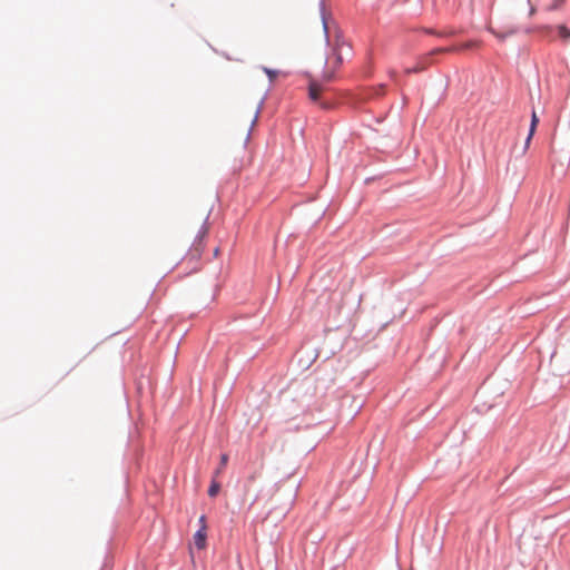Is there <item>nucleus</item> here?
<instances>
[{
    "label": "nucleus",
    "instance_id": "nucleus-1",
    "mask_svg": "<svg viewBox=\"0 0 570 570\" xmlns=\"http://www.w3.org/2000/svg\"><path fill=\"white\" fill-rule=\"evenodd\" d=\"M432 57L431 51L422 57L419 58L416 65L413 68L405 69V73H414V72H421L428 68L429 65L432 63Z\"/></svg>",
    "mask_w": 570,
    "mask_h": 570
},
{
    "label": "nucleus",
    "instance_id": "nucleus-2",
    "mask_svg": "<svg viewBox=\"0 0 570 570\" xmlns=\"http://www.w3.org/2000/svg\"><path fill=\"white\" fill-rule=\"evenodd\" d=\"M322 86L316 81H311L308 87V96L313 101H316L322 92Z\"/></svg>",
    "mask_w": 570,
    "mask_h": 570
},
{
    "label": "nucleus",
    "instance_id": "nucleus-16",
    "mask_svg": "<svg viewBox=\"0 0 570 570\" xmlns=\"http://www.w3.org/2000/svg\"><path fill=\"white\" fill-rule=\"evenodd\" d=\"M332 76H333V73H332V72H331V73H326V75H325V79H326V81H330V80L332 79Z\"/></svg>",
    "mask_w": 570,
    "mask_h": 570
},
{
    "label": "nucleus",
    "instance_id": "nucleus-11",
    "mask_svg": "<svg viewBox=\"0 0 570 570\" xmlns=\"http://www.w3.org/2000/svg\"><path fill=\"white\" fill-rule=\"evenodd\" d=\"M558 32H559V36L564 38V39H569L570 38V30L568 28H566L564 26H559L558 27Z\"/></svg>",
    "mask_w": 570,
    "mask_h": 570
},
{
    "label": "nucleus",
    "instance_id": "nucleus-15",
    "mask_svg": "<svg viewBox=\"0 0 570 570\" xmlns=\"http://www.w3.org/2000/svg\"><path fill=\"white\" fill-rule=\"evenodd\" d=\"M389 73H390L391 78H393V79L396 78V71L395 70H390Z\"/></svg>",
    "mask_w": 570,
    "mask_h": 570
},
{
    "label": "nucleus",
    "instance_id": "nucleus-14",
    "mask_svg": "<svg viewBox=\"0 0 570 570\" xmlns=\"http://www.w3.org/2000/svg\"><path fill=\"white\" fill-rule=\"evenodd\" d=\"M322 22H323L324 31L327 35L328 33V22H327V19H326V16H325V12L323 9H322Z\"/></svg>",
    "mask_w": 570,
    "mask_h": 570
},
{
    "label": "nucleus",
    "instance_id": "nucleus-10",
    "mask_svg": "<svg viewBox=\"0 0 570 570\" xmlns=\"http://www.w3.org/2000/svg\"><path fill=\"white\" fill-rule=\"evenodd\" d=\"M227 462H228V455L227 454H223L220 456V464L217 468V470L215 471V474H214L215 476H218L222 473V471L226 466Z\"/></svg>",
    "mask_w": 570,
    "mask_h": 570
},
{
    "label": "nucleus",
    "instance_id": "nucleus-13",
    "mask_svg": "<svg viewBox=\"0 0 570 570\" xmlns=\"http://www.w3.org/2000/svg\"><path fill=\"white\" fill-rule=\"evenodd\" d=\"M263 70L267 73V76L269 78V82H273L274 79L277 76V71L276 70H272V69H267V68H264Z\"/></svg>",
    "mask_w": 570,
    "mask_h": 570
},
{
    "label": "nucleus",
    "instance_id": "nucleus-5",
    "mask_svg": "<svg viewBox=\"0 0 570 570\" xmlns=\"http://www.w3.org/2000/svg\"><path fill=\"white\" fill-rule=\"evenodd\" d=\"M538 122H539V118H538L535 111H533L532 116H531V125H530L529 135H528L527 140H525V147L529 146V144H530L531 139H532V136L534 135V131H535Z\"/></svg>",
    "mask_w": 570,
    "mask_h": 570
},
{
    "label": "nucleus",
    "instance_id": "nucleus-18",
    "mask_svg": "<svg viewBox=\"0 0 570 570\" xmlns=\"http://www.w3.org/2000/svg\"><path fill=\"white\" fill-rule=\"evenodd\" d=\"M257 120V115L254 117V119H252V126L254 125V122Z\"/></svg>",
    "mask_w": 570,
    "mask_h": 570
},
{
    "label": "nucleus",
    "instance_id": "nucleus-9",
    "mask_svg": "<svg viewBox=\"0 0 570 570\" xmlns=\"http://www.w3.org/2000/svg\"><path fill=\"white\" fill-rule=\"evenodd\" d=\"M481 46V42L478 40H470L462 45H460V50H468L473 48H479Z\"/></svg>",
    "mask_w": 570,
    "mask_h": 570
},
{
    "label": "nucleus",
    "instance_id": "nucleus-6",
    "mask_svg": "<svg viewBox=\"0 0 570 570\" xmlns=\"http://www.w3.org/2000/svg\"><path fill=\"white\" fill-rule=\"evenodd\" d=\"M337 48H338V43H336L334 55L332 57L327 58V63L333 66V68L338 67L343 61L341 55L338 52H336Z\"/></svg>",
    "mask_w": 570,
    "mask_h": 570
},
{
    "label": "nucleus",
    "instance_id": "nucleus-12",
    "mask_svg": "<svg viewBox=\"0 0 570 570\" xmlns=\"http://www.w3.org/2000/svg\"><path fill=\"white\" fill-rule=\"evenodd\" d=\"M489 30H490V31H491V32H492L497 38H499L500 40H503L507 36L512 35V33H514V32H515V30H511V31H510V32H508V33H501V32H497V31H494L492 28H489Z\"/></svg>",
    "mask_w": 570,
    "mask_h": 570
},
{
    "label": "nucleus",
    "instance_id": "nucleus-7",
    "mask_svg": "<svg viewBox=\"0 0 570 570\" xmlns=\"http://www.w3.org/2000/svg\"><path fill=\"white\" fill-rule=\"evenodd\" d=\"M220 490V484L216 481V476L214 475L210 487L208 489V495L214 498L218 494Z\"/></svg>",
    "mask_w": 570,
    "mask_h": 570
},
{
    "label": "nucleus",
    "instance_id": "nucleus-4",
    "mask_svg": "<svg viewBox=\"0 0 570 570\" xmlns=\"http://www.w3.org/2000/svg\"><path fill=\"white\" fill-rule=\"evenodd\" d=\"M208 233V227H207V224H206V219H203L200 222V225H199V229L197 232V235H196V239H195V243L194 245L195 246H198V244L202 242V239L207 235ZM196 249L198 250V247H196Z\"/></svg>",
    "mask_w": 570,
    "mask_h": 570
},
{
    "label": "nucleus",
    "instance_id": "nucleus-3",
    "mask_svg": "<svg viewBox=\"0 0 570 570\" xmlns=\"http://www.w3.org/2000/svg\"><path fill=\"white\" fill-rule=\"evenodd\" d=\"M194 544L197 549L202 550L206 546V533L204 529L198 530L194 535Z\"/></svg>",
    "mask_w": 570,
    "mask_h": 570
},
{
    "label": "nucleus",
    "instance_id": "nucleus-17",
    "mask_svg": "<svg viewBox=\"0 0 570 570\" xmlns=\"http://www.w3.org/2000/svg\"><path fill=\"white\" fill-rule=\"evenodd\" d=\"M534 12H535V8H534V7H531V9H530V16H532Z\"/></svg>",
    "mask_w": 570,
    "mask_h": 570
},
{
    "label": "nucleus",
    "instance_id": "nucleus-8",
    "mask_svg": "<svg viewBox=\"0 0 570 570\" xmlns=\"http://www.w3.org/2000/svg\"><path fill=\"white\" fill-rule=\"evenodd\" d=\"M456 51H460V46H452V47H448V48H438V49L432 50L431 55L435 56V55L442 53V52H456Z\"/></svg>",
    "mask_w": 570,
    "mask_h": 570
}]
</instances>
